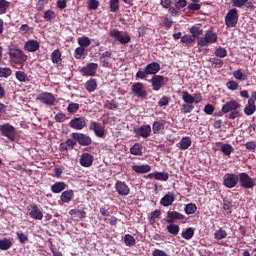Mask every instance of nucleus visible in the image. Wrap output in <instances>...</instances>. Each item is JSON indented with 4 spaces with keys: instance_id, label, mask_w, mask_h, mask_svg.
<instances>
[{
    "instance_id": "1",
    "label": "nucleus",
    "mask_w": 256,
    "mask_h": 256,
    "mask_svg": "<svg viewBox=\"0 0 256 256\" xmlns=\"http://www.w3.org/2000/svg\"><path fill=\"white\" fill-rule=\"evenodd\" d=\"M239 109H241V104H239L237 100H230L222 106V112L226 115L229 113L227 119H230L231 121H235L237 117H241Z\"/></svg>"
},
{
    "instance_id": "2",
    "label": "nucleus",
    "mask_w": 256,
    "mask_h": 256,
    "mask_svg": "<svg viewBox=\"0 0 256 256\" xmlns=\"http://www.w3.org/2000/svg\"><path fill=\"white\" fill-rule=\"evenodd\" d=\"M8 55L16 65H23L27 61V55L19 48H9Z\"/></svg>"
},
{
    "instance_id": "3",
    "label": "nucleus",
    "mask_w": 256,
    "mask_h": 256,
    "mask_svg": "<svg viewBox=\"0 0 256 256\" xmlns=\"http://www.w3.org/2000/svg\"><path fill=\"white\" fill-rule=\"evenodd\" d=\"M219 37L217 33L213 31H207L204 37L198 39L197 46L198 47H209V45H213V43H217Z\"/></svg>"
},
{
    "instance_id": "4",
    "label": "nucleus",
    "mask_w": 256,
    "mask_h": 256,
    "mask_svg": "<svg viewBox=\"0 0 256 256\" xmlns=\"http://www.w3.org/2000/svg\"><path fill=\"white\" fill-rule=\"evenodd\" d=\"M109 36L112 37L115 41H118L120 45H127L131 42V36L126 32H121L117 29H112L109 31Z\"/></svg>"
},
{
    "instance_id": "5",
    "label": "nucleus",
    "mask_w": 256,
    "mask_h": 256,
    "mask_svg": "<svg viewBox=\"0 0 256 256\" xmlns=\"http://www.w3.org/2000/svg\"><path fill=\"white\" fill-rule=\"evenodd\" d=\"M239 22V12L237 8L230 9L225 16V25L226 27H237V23Z\"/></svg>"
},
{
    "instance_id": "6",
    "label": "nucleus",
    "mask_w": 256,
    "mask_h": 256,
    "mask_svg": "<svg viewBox=\"0 0 256 256\" xmlns=\"http://www.w3.org/2000/svg\"><path fill=\"white\" fill-rule=\"evenodd\" d=\"M0 133L10 141H15V138L17 137V130L9 123L0 125Z\"/></svg>"
},
{
    "instance_id": "7",
    "label": "nucleus",
    "mask_w": 256,
    "mask_h": 256,
    "mask_svg": "<svg viewBox=\"0 0 256 256\" xmlns=\"http://www.w3.org/2000/svg\"><path fill=\"white\" fill-rule=\"evenodd\" d=\"M71 137L72 139H75L76 143H78V145H81V147H89V145H92L93 143V140L83 133L74 132L71 134Z\"/></svg>"
},
{
    "instance_id": "8",
    "label": "nucleus",
    "mask_w": 256,
    "mask_h": 256,
    "mask_svg": "<svg viewBox=\"0 0 256 256\" xmlns=\"http://www.w3.org/2000/svg\"><path fill=\"white\" fill-rule=\"evenodd\" d=\"M238 181L244 189H253L255 187V182L253 181V178L249 176V174L242 172L238 175Z\"/></svg>"
},
{
    "instance_id": "9",
    "label": "nucleus",
    "mask_w": 256,
    "mask_h": 256,
    "mask_svg": "<svg viewBox=\"0 0 256 256\" xmlns=\"http://www.w3.org/2000/svg\"><path fill=\"white\" fill-rule=\"evenodd\" d=\"M98 69L99 64L90 62L81 68L80 73H82L84 77H95Z\"/></svg>"
},
{
    "instance_id": "10",
    "label": "nucleus",
    "mask_w": 256,
    "mask_h": 256,
    "mask_svg": "<svg viewBox=\"0 0 256 256\" xmlns=\"http://www.w3.org/2000/svg\"><path fill=\"white\" fill-rule=\"evenodd\" d=\"M37 101H40V103H43L44 105H49L50 107L55 105V95H53L51 92H42L38 94Z\"/></svg>"
},
{
    "instance_id": "11",
    "label": "nucleus",
    "mask_w": 256,
    "mask_h": 256,
    "mask_svg": "<svg viewBox=\"0 0 256 256\" xmlns=\"http://www.w3.org/2000/svg\"><path fill=\"white\" fill-rule=\"evenodd\" d=\"M167 81H169V78H167L163 75H154L151 78L150 83H151L152 89L154 91H159L161 89V87H163V85H165V83H167Z\"/></svg>"
},
{
    "instance_id": "12",
    "label": "nucleus",
    "mask_w": 256,
    "mask_h": 256,
    "mask_svg": "<svg viewBox=\"0 0 256 256\" xmlns=\"http://www.w3.org/2000/svg\"><path fill=\"white\" fill-rule=\"evenodd\" d=\"M237 183H239V176H237V174H225L223 181L224 187H227L228 189H233V187H236Z\"/></svg>"
},
{
    "instance_id": "13",
    "label": "nucleus",
    "mask_w": 256,
    "mask_h": 256,
    "mask_svg": "<svg viewBox=\"0 0 256 256\" xmlns=\"http://www.w3.org/2000/svg\"><path fill=\"white\" fill-rule=\"evenodd\" d=\"M90 131H93L96 137L103 139L105 137V126L99 122L90 121L89 125Z\"/></svg>"
},
{
    "instance_id": "14",
    "label": "nucleus",
    "mask_w": 256,
    "mask_h": 256,
    "mask_svg": "<svg viewBox=\"0 0 256 256\" xmlns=\"http://www.w3.org/2000/svg\"><path fill=\"white\" fill-rule=\"evenodd\" d=\"M132 93L136 95V97H139L140 99H145L147 97V90L145 89V86L142 82H136L132 85L131 88Z\"/></svg>"
},
{
    "instance_id": "15",
    "label": "nucleus",
    "mask_w": 256,
    "mask_h": 256,
    "mask_svg": "<svg viewBox=\"0 0 256 256\" xmlns=\"http://www.w3.org/2000/svg\"><path fill=\"white\" fill-rule=\"evenodd\" d=\"M69 127H71V129H75L76 131H82V129L87 127V121L85 120V117L73 118L69 122Z\"/></svg>"
},
{
    "instance_id": "16",
    "label": "nucleus",
    "mask_w": 256,
    "mask_h": 256,
    "mask_svg": "<svg viewBox=\"0 0 256 256\" xmlns=\"http://www.w3.org/2000/svg\"><path fill=\"white\" fill-rule=\"evenodd\" d=\"M133 133L137 135V137H142L143 139H147L148 137H151V126L143 125L141 127L134 128Z\"/></svg>"
},
{
    "instance_id": "17",
    "label": "nucleus",
    "mask_w": 256,
    "mask_h": 256,
    "mask_svg": "<svg viewBox=\"0 0 256 256\" xmlns=\"http://www.w3.org/2000/svg\"><path fill=\"white\" fill-rule=\"evenodd\" d=\"M27 211L32 219H36L37 221H41V219H43V212L37 205L30 204L27 206Z\"/></svg>"
},
{
    "instance_id": "18",
    "label": "nucleus",
    "mask_w": 256,
    "mask_h": 256,
    "mask_svg": "<svg viewBox=\"0 0 256 256\" xmlns=\"http://www.w3.org/2000/svg\"><path fill=\"white\" fill-rule=\"evenodd\" d=\"M115 189L118 195H121V197H127V195L131 193V189L125 182L117 181L115 183Z\"/></svg>"
},
{
    "instance_id": "19",
    "label": "nucleus",
    "mask_w": 256,
    "mask_h": 256,
    "mask_svg": "<svg viewBox=\"0 0 256 256\" xmlns=\"http://www.w3.org/2000/svg\"><path fill=\"white\" fill-rule=\"evenodd\" d=\"M185 219H186L185 215L177 211H168L166 223L173 224L175 223V221H185Z\"/></svg>"
},
{
    "instance_id": "20",
    "label": "nucleus",
    "mask_w": 256,
    "mask_h": 256,
    "mask_svg": "<svg viewBox=\"0 0 256 256\" xmlns=\"http://www.w3.org/2000/svg\"><path fill=\"white\" fill-rule=\"evenodd\" d=\"M174 202L175 194L169 192L166 195H164V197L161 198L160 205H162V207H171V205H173Z\"/></svg>"
},
{
    "instance_id": "21",
    "label": "nucleus",
    "mask_w": 256,
    "mask_h": 256,
    "mask_svg": "<svg viewBox=\"0 0 256 256\" xmlns=\"http://www.w3.org/2000/svg\"><path fill=\"white\" fill-rule=\"evenodd\" d=\"M146 69V73H148V75H157V73H159V71H161V64L157 63V62H151L149 64H147L145 66Z\"/></svg>"
},
{
    "instance_id": "22",
    "label": "nucleus",
    "mask_w": 256,
    "mask_h": 256,
    "mask_svg": "<svg viewBox=\"0 0 256 256\" xmlns=\"http://www.w3.org/2000/svg\"><path fill=\"white\" fill-rule=\"evenodd\" d=\"M148 179H156V181H169V173L153 172L147 175Z\"/></svg>"
},
{
    "instance_id": "23",
    "label": "nucleus",
    "mask_w": 256,
    "mask_h": 256,
    "mask_svg": "<svg viewBox=\"0 0 256 256\" xmlns=\"http://www.w3.org/2000/svg\"><path fill=\"white\" fill-rule=\"evenodd\" d=\"M40 44L37 42V40H28L24 44L25 51H28V53H35V51H39Z\"/></svg>"
},
{
    "instance_id": "24",
    "label": "nucleus",
    "mask_w": 256,
    "mask_h": 256,
    "mask_svg": "<svg viewBox=\"0 0 256 256\" xmlns=\"http://www.w3.org/2000/svg\"><path fill=\"white\" fill-rule=\"evenodd\" d=\"M80 165L82 167H91V165H93V155L83 153L80 157Z\"/></svg>"
},
{
    "instance_id": "25",
    "label": "nucleus",
    "mask_w": 256,
    "mask_h": 256,
    "mask_svg": "<svg viewBox=\"0 0 256 256\" xmlns=\"http://www.w3.org/2000/svg\"><path fill=\"white\" fill-rule=\"evenodd\" d=\"M75 145H77V141L73 138H69L67 139L65 142H62L60 144V151H69L71 149H73V147H75Z\"/></svg>"
},
{
    "instance_id": "26",
    "label": "nucleus",
    "mask_w": 256,
    "mask_h": 256,
    "mask_svg": "<svg viewBox=\"0 0 256 256\" xmlns=\"http://www.w3.org/2000/svg\"><path fill=\"white\" fill-rule=\"evenodd\" d=\"M74 196L75 192L73 190H66L62 192L60 196V201H62V203H71Z\"/></svg>"
},
{
    "instance_id": "27",
    "label": "nucleus",
    "mask_w": 256,
    "mask_h": 256,
    "mask_svg": "<svg viewBox=\"0 0 256 256\" xmlns=\"http://www.w3.org/2000/svg\"><path fill=\"white\" fill-rule=\"evenodd\" d=\"M132 171L140 174L149 173L151 171V166L149 164L134 165L132 166Z\"/></svg>"
},
{
    "instance_id": "28",
    "label": "nucleus",
    "mask_w": 256,
    "mask_h": 256,
    "mask_svg": "<svg viewBox=\"0 0 256 256\" xmlns=\"http://www.w3.org/2000/svg\"><path fill=\"white\" fill-rule=\"evenodd\" d=\"M19 33L22 37H31L33 34V28H31L28 24H22L19 28Z\"/></svg>"
},
{
    "instance_id": "29",
    "label": "nucleus",
    "mask_w": 256,
    "mask_h": 256,
    "mask_svg": "<svg viewBox=\"0 0 256 256\" xmlns=\"http://www.w3.org/2000/svg\"><path fill=\"white\" fill-rule=\"evenodd\" d=\"M67 189V183L65 182H56L51 186L52 193H62Z\"/></svg>"
},
{
    "instance_id": "30",
    "label": "nucleus",
    "mask_w": 256,
    "mask_h": 256,
    "mask_svg": "<svg viewBox=\"0 0 256 256\" xmlns=\"http://www.w3.org/2000/svg\"><path fill=\"white\" fill-rule=\"evenodd\" d=\"M165 120H159V121H155L152 125V131L154 133V135H157V133H159L160 131H163V129H165Z\"/></svg>"
},
{
    "instance_id": "31",
    "label": "nucleus",
    "mask_w": 256,
    "mask_h": 256,
    "mask_svg": "<svg viewBox=\"0 0 256 256\" xmlns=\"http://www.w3.org/2000/svg\"><path fill=\"white\" fill-rule=\"evenodd\" d=\"M255 111H256L255 102L253 100L248 99V104L244 108L245 115H247L249 117V116L253 115V113H255Z\"/></svg>"
},
{
    "instance_id": "32",
    "label": "nucleus",
    "mask_w": 256,
    "mask_h": 256,
    "mask_svg": "<svg viewBox=\"0 0 256 256\" xmlns=\"http://www.w3.org/2000/svg\"><path fill=\"white\" fill-rule=\"evenodd\" d=\"M15 77H16L17 81H19L20 83H29V81H31V79H29V76L27 75V73H25L23 71H16Z\"/></svg>"
},
{
    "instance_id": "33",
    "label": "nucleus",
    "mask_w": 256,
    "mask_h": 256,
    "mask_svg": "<svg viewBox=\"0 0 256 256\" xmlns=\"http://www.w3.org/2000/svg\"><path fill=\"white\" fill-rule=\"evenodd\" d=\"M85 89L88 93H93L97 89V80L91 78L85 83Z\"/></svg>"
},
{
    "instance_id": "34",
    "label": "nucleus",
    "mask_w": 256,
    "mask_h": 256,
    "mask_svg": "<svg viewBox=\"0 0 256 256\" xmlns=\"http://www.w3.org/2000/svg\"><path fill=\"white\" fill-rule=\"evenodd\" d=\"M191 143L190 137H183L179 143V149L182 151H187V149L191 147Z\"/></svg>"
},
{
    "instance_id": "35",
    "label": "nucleus",
    "mask_w": 256,
    "mask_h": 256,
    "mask_svg": "<svg viewBox=\"0 0 256 256\" xmlns=\"http://www.w3.org/2000/svg\"><path fill=\"white\" fill-rule=\"evenodd\" d=\"M232 75L237 81H247V79H249V76H247V74L243 73V71L241 69L234 71L232 73Z\"/></svg>"
},
{
    "instance_id": "36",
    "label": "nucleus",
    "mask_w": 256,
    "mask_h": 256,
    "mask_svg": "<svg viewBox=\"0 0 256 256\" xmlns=\"http://www.w3.org/2000/svg\"><path fill=\"white\" fill-rule=\"evenodd\" d=\"M13 247V242L7 238L0 240V251H9V248Z\"/></svg>"
},
{
    "instance_id": "37",
    "label": "nucleus",
    "mask_w": 256,
    "mask_h": 256,
    "mask_svg": "<svg viewBox=\"0 0 256 256\" xmlns=\"http://www.w3.org/2000/svg\"><path fill=\"white\" fill-rule=\"evenodd\" d=\"M161 217V210L156 209L148 215V221L150 225H155V219H159Z\"/></svg>"
},
{
    "instance_id": "38",
    "label": "nucleus",
    "mask_w": 256,
    "mask_h": 256,
    "mask_svg": "<svg viewBox=\"0 0 256 256\" xmlns=\"http://www.w3.org/2000/svg\"><path fill=\"white\" fill-rule=\"evenodd\" d=\"M78 45L84 49H87L91 45V39L87 36H82L78 38Z\"/></svg>"
},
{
    "instance_id": "39",
    "label": "nucleus",
    "mask_w": 256,
    "mask_h": 256,
    "mask_svg": "<svg viewBox=\"0 0 256 256\" xmlns=\"http://www.w3.org/2000/svg\"><path fill=\"white\" fill-rule=\"evenodd\" d=\"M75 59H85L87 57V52H85V48L79 46L74 51Z\"/></svg>"
},
{
    "instance_id": "40",
    "label": "nucleus",
    "mask_w": 256,
    "mask_h": 256,
    "mask_svg": "<svg viewBox=\"0 0 256 256\" xmlns=\"http://www.w3.org/2000/svg\"><path fill=\"white\" fill-rule=\"evenodd\" d=\"M130 153L131 155H143V145H141L140 143L134 144L130 148Z\"/></svg>"
},
{
    "instance_id": "41",
    "label": "nucleus",
    "mask_w": 256,
    "mask_h": 256,
    "mask_svg": "<svg viewBox=\"0 0 256 256\" xmlns=\"http://www.w3.org/2000/svg\"><path fill=\"white\" fill-rule=\"evenodd\" d=\"M182 100L184 101V103L190 104V105H193V103H195V97H193V95H191L187 91L182 92Z\"/></svg>"
},
{
    "instance_id": "42",
    "label": "nucleus",
    "mask_w": 256,
    "mask_h": 256,
    "mask_svg": "<svg viewBox=\"0 0 256 256\" xmlns=\"http://www.w3.org/2000/svg\"><path fill=\"white\" fill-rule=\"evenodd\" d=\"M194 235H195V230L191 227L187 228L185 231L181 233V237H183V239H186V241L193 239Z\"/></svg>"
},
{
    "instance_id": "43",
    "label": "nucleus",
    "mask_w": 256,
    "mask_h": 256,
    "mask_svg": "<svg viewBox=\"0 0 256 256\" xmlns=\"http://www.w3.org/2000/svg\"><path fill=\"white\" fill-rule=\"evenodd\" d=\"M166 229L168 233H170V235H174V236L179 235V231H181V228L179 227V225L173 224V223L169 224Z\"/></svg>"
},
{
    "instance_id": "44",
    "label": "nucleus",
    "mask_w": 256,
    "mask_h": 256,
    "mask_svg": "<svg viewBox=\"0 0 256 256\" xmlns=\"http://www.w3.org/2000/svg\"><path fill=\"white\" fill-rule=\"evenodd\" d=\"M11 7V2L7 0H0V15H5L7 9Z\"/></svg>"
},
{
    "instance_id": "45",
    "label": "nucleus",
    "mask_w": 256,
    "mask_h": 256,
    "mask_svg": "<svg viewBox=\"0 0 256 256\" xmlns=\"http://www.w3.org/2000/svg\"><path fill=\"white\" fill-rule=\"evenodd\" d=\"M119 104L116 103L115 100H106L104 102V108L109 109L110 111H115V109H118Z\"/></svg>"
},
{
    "instance_id": "46",
    "label": "nucleus",
    "mask_w": 256,
    "mask_h": 256,
    "mask_svg": "<svg viewBox=\"0 0 256 256\" xmlns=\"http://www.w3.org/2000/svg\"><path fill=\"white\" fill-rule=\"evenodd\" d=\"M190 33H191V36L196 40L197 38H199L200 35H203V29L197 26H192L190 28Z\"/></svg>"
},
{
    "instance_id": "47",
    "label": "nucleus",
    "mask_w": 256,
    "mask_h": 256,
    "mask_svg": "<svg viewBox=\"0 0 256 256\" xmlns=\"http://www.w3.org/2000/svg\"><path fill=\"white\" fill-rule=\"evenodd\" d=\"M52 63H56V65H59L61 63V51L59 49L54 50L51 54Z\"/></svg>"
},
{
    "instance_id": "48",
    "label": "nucleus",
    "mask_w": 256,
    "mask_h": 256,
    "mask_svg": "<svg viewBox=\"0 0 256 256\" xmlns=\"http://www.w3.org/2000/svg\"><path fill=\"white\" fill-rule=\"evenodd\" d=\"M184 211L186 215H193L197 211V205L194 203H189L185 206Z\"/></svg>"
},
{
    "instance_id": "49",
    "label": "nucleus",
    "mask_w": 256,
    "mask_h": 256,
    "mask_svg": "<svg viewBox=\"0 0 256 256\" xmlns=\"http://www.w3.org/2000/svg\"><path fill=\"white\" fill-rule=\"evenodd\" d=\"M124 243L127 247H133V246H135L136 241H135V238L133 237V235L126 234L124 236Z\"/></svg>"
},
{
    "instance_id": "50",
    "label": "nucleus",
    "mask_w": 256,
    "mask_h": 256,
    "mask_svg": "<svg viewBox=\"0 0 256 256\" xmlns=\"http://www.w3.org/2000/svg\"><path fill=\"white\" fill-rule=\"evenodd\" d=\"M221 151L224 155L229 156L233 153V151H235V149L233 148V146H231V144H222Z\"/></svg>"
},
{
    "instance_id": "51",
    "label": "nucleus",
    "mask_w": 256,
    "mask_h": 256,
    "mask_svg": "<svg viewBox=\"0 0 256 256\" xmlns=\"http://www.w3.org/2000/svg\"><path fill=\"white\" fill-rule=\"evenodd\" d=\"M226 237L227 231L223 230L222 228L214 233V239H216V241H221V239H225Z\"/></svg>"
},
{
    "instance_id": "52",
    "label": "nucleus",
    "mask_w": 256,
    "mask_h": 256,
    "mask_svg": "<svg viewBox=\"0 0 256 256\" xmlns=\"http://www.w3.org/2000/svg\"><path fill=\"white\" fill-rule=\"evenodd\" d=\"M193 109H195V106L193 104L184 103L181 106V113H183L184 115H187V114L191 113V111H193Z\"/></svg>"
},
{
    "instance_id": "53",
    "label": "nucleus",
    "mask_w": 256,
    "mask_h": 256,
    "mask_svg": "<svg viewBox=\"0 0 256 256\" xmlns=\"http://www.w3.org/2000/svg\"><path fill=\"white\" fill-rule=\"evenodd\" d=\"M216 57H220V59H224V57H227V49L223 47H219L214 52Z\"/></svg>"
},
{
    "instance_id": "54",
    "label": "nucleus",
    "mask_w": 256,
    "mask_h": 256,
    "mask_svg": "<svg viewBox=\"0 0 256 256\" xmlns=\"http://www.w3.org/2000/svg\"><path fill=\"white\" fill-rule=\"evenodd\" d=\"M11 73H13L11 68L0 67V77H4V78L11 77Z\"/></svg>"
},
{
    "instance_id": "55",
    "label": "nucleus",
    "mask_w": 256,
    "mask_h": 256,
    "mask_svg": "<svg viewBox=\"0 0 256 256\" xmlns=\"http://www.w3.org/2000/svg\"><path fill=\"white\" fill-rule=\"evenodd\" d=\"M226 87L229 91H237V89H239V83L234 80H230L226 83Z\"/></svg>"
},
{
    "instance_id": "56",
    "label": "nucleus",
    "mask_w": 256,
    "mask_h": 256,
    "mask_svg": "<svg viewBox=\"0 0 256 256\" xmlns=\"http://www.w3.org/2000/svg\"><path fill=\"white\" fill-rule=\"evenodd\" d=\"M111 13H117L119 11V0H110Z\"/></svg>"
},
{
    "instance_id": "57",
    "label": "nucleus",
    "mask_w": 256,
    "mask_h": 256,
    "mask_svg": "<svg viewBox=\"0 0 256 256\" xmlns=\"http://www.w3.org/2000/svg\"><path fill=\"white\" fill-rule=\"evenodd\" d=\"M88 9L89 11H96V9H99V0H88Z\"/></svg>"
},
{
    "instance_id": "58",
    "label": "nucleus",
    "mask_w": 256,
    "mask_h": 256,
    "mask_svg": "<svg viewBox=\"0 0 256 256\" xmlns=\"http://www.w3.org/2000/svg\"><path fill=\"white\" fill-rule=\"evenodd\" d=\"M195 39L191 34H186L181 37V43H187L188 45H191V43H195Z\"/></svg>"
},
{
    "instance_id": "59",
    "label": "nucleus",
    "mask_w": 256,
    "mask_h": 256,
    "mask_svg": "<svg viewBox=\"0 0 256 256\" xmlns=\"http://www.w3.org/2000/svg\"><path fill=\"white\" fill-rule=\"evenodd\" d=\"M16 235L19 243L21 244L27 243L29 241V237H27V235H25L23 232H16Z\"/></svg>"
},
{
    "instance_id": "60",
    "label": "nucleus",
    "mask_w": 256,
    "mask_h": 256,
    "mask_svg": "<svg viewBox=\"0 0 256 256\" xmlns=\"http://www.w3.org/2000/svg\"><path fill=\"white\" fill-rule=\"evenodd\" d=\"M68 113H77L79 111V103L72 102L67 107Z\"/></svg>"
},
{
    "instance_id": "61",
    "label": "nucleus",
    "mask_w": 256,
    "mask_h": 256,
    "mask_svg": "<svg viewBox=\"0 0 256 256\" xmlns=\"http://www.w3.org/2000/svg\"><path fill=\"white\" fill-rule=\"evenodd\" d=\"M174 6L178 11H181V9H185L187 6V0H178L174 3Z\"/></svg>"
},
{
    "instance_id": "62",
    "label": "nucleus",
    "mask_w": 256,
    "mask_h": 256,
    "mask_svg": "<svg viewBox=\"0 0 256 256\" xmlns=\"http://www.w3.org/2000/svg\"><path fill=\"white\" fill-rule=\"evenodd\" d=\"M56 15H55V12L53 10H47L45 13H44V16L43 18L46 20V21H53V19H55Z\"/></svg>"
},
{
    "instance_id": "63",
    "label": "nucleus",
    "mask_w": 256,
    "mask_h": 256,
    "mask_svg": "<svg viewBox=\"0 0 256 256\" xmlns=\"http://www.w3.org/2000/svg\"><path fill=\"white\" fill-rule=\"evenodd\" d=\"M247 1L249 0H231V3L233 7H238L239 9H241V7H245Z\"/></svg>"
},
{
    "instance_id": "64",
    "label": "nucleus",
    "mask_w": 256,
    "mask_h": 256,
    "mask_svg": "<svg viewBox=\"0 0 256 256\" xmlns=\"http://www.w3.org/2000/svg\"><path fill=\"white\" fill-rule=\"evenodd\" d=\"M171 101V98L167 96H163L159 101H158V106L159 107H167L169 105V102Z\"/></svg>"
}]
</instances>
